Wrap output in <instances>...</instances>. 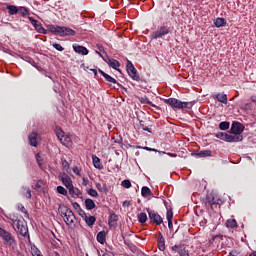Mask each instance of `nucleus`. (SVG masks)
Masks as SVG:
<instances>
[{
	"label": "nucleus",
	"instance_id": "nucleus-1",
	"mask_svg": "<svg viewBox=\"0 0 256 256\" xmlns=\"http://www.w3.org/2000/svg\"><path fill=\"white\" fill-rule=\"evenodd\" d=\"M0 237H2L4 245H6V247H11L12 249H15L17 247V242L15 241L13 235L3 228H0Z\"/></svg>",
	"mask_w": 256,
	"mask_h": 256
},
{
	"label": "nucleus",
	"instance_id": "nucleus-2",
	"mask_svg": "<svg viewBox=\"0 0 256 256\" xmlns=\"http://www.w3.org/2000/svg\"><path fill=\"white\" fill-rule=\"evenodd\" d=\"M50 31L54 33V35H60V37H65L67 35H75V30L63 26H52L50 27Z\"/></svg>",
	"mask_w": 256,
	"mask_h": 256
},
{
	"label": "nucleus",
	"instance_id": "nucleus-3",
	"mask_svg": "<svg viewBox=\"0 0 256 256\" xmlns=\"http://www.w3.org/2000/svg\"><path fill=\"white\" fill-rule=\"evenodd\" d=\"M215 137H217V139H221L222 141H226L227 143H237L239 141H243V136H233L225 132H218L215 134Z\"/></svg>",
	"mask_w": 256,
	"mask_h": 256
},
{
	"label": "nucleus",
	"instance_id": "nucleus-4",
	"mask_svg": "<svg viewBox=\"0 0 256 256\" xmlns=\"http://www.w3.org/2000/svg\"><path fill=\"white\" fill-rule=\"evenodd\" d=\"M13 225V229L16 231V233H19L22 235V237H25L28 233L27 229V223H25V220H15Z\"/></svg>",
	"mask_w": 256,
	"mask_h": 256
},
{
	"label": "nucleus",
	"instance_id": "nucleus-5",
	"mask_svg": "<svg viewBox=\"0 0 256 256\" xmlns=\"http://www.w3.org/2000/svg\"><path fill=\"white\" fill-rule=\"evenodd\" d=\"M164 102L174 109H187V106L189 105V102H183L176 98H169L164 100Z\"/></svg>",
	"mask_w": 256,
	"mask_h": 256
},
{
	"label": "nucleus",
	"instance_id": "nucleus-6",
	"mask_svg": "<svg viewBox=\"0 0 256 256\" xmlns=\"http://www.w3.org/2000/svg\"><path fill=\"white\" fill-rule=\"evenodd\" d=\"M169 31H171V29L168 26H161L156 31L152 32L150 37L151 39H161L165 37V35H169Z\"/></svg>",
	"mask_w": 256,
	"mask_h": 256
},
{
	"label": "nucleus",
	"instance_id": "nucleus-7",
	"mask_svg": "<svg viewBox=\"0 0 256 256\" xmlns=\"http://www.w3.org/2000/svg\"><path fill=\"white\" fill-rule=\"evenodd\" d=\"M243 131H245V126H243V124L239 122L232 123L231 129H230V133H232V137H243L241 135Z\"/></svg>",
	"mask_w": 256,
	"mask_h": 256
},
{
	"label": "nucleus",
	"instance_id": "nucleus-8",
	"mask_svg": "<svg viewBox=\"0 0 256 256\" xmlns=\"http://www.w3.org/2000/svg\"><path fill=\"white\" fill-rule=\"evenodd\" d=\"M213 205H221V198H219V195L215 193H210L206 197V207L213 208Z\"/></svg>",
	"mask_w": 256,
	"mask_h": 256
},
{
	"label": "nucleus",
	"instance_id": "nucleus-9",
	"mask_svg": "<svg viewBox=\"0 0 256 256\" xmlns=\"http://www.w3.org/2000/svg\"><path fill=\"white\" fill-rule=\"evenodd\" d=\"M127 73L131 79L134 81H139L140 77L137 75V69H135V66L133 63L129 60H127V65H126Z\"/></svg>",
	"mask_w": 256,
	"mask_h": 256
},
{
	"label": "nucleus",
	"instance_id": "nucleus-10",
	"mask_svg": "<svg viewBox=\"0 0 256 256\" xmlns=\"http://www.w3.org/2000/svg\"><path fill=\"white\" fill-rule=\"evenodd\" d=\"M148 215L150 221H153V223H156L157 225H161V223H163V218H161V216L154 210H148Z\"/></svg>",
	"mask_w": 256,
	"mask_h": 256
},
{
	"label": "nucleus",
	"instance_id": "nucleus-11",
	"mask_svg": "<svg viewBox=\"0 0 256 256\" xmlns=\"http://www.w3.org/2000/svg\"><path fill=\"white\" fill-rule=\"evenodd\" d=\"M28 19H29L31 25H33V27L36 29V31L38 33H42L44 35L47 33V30H45V28H43V26L37 20H35L33 17L29 16Z\"/></svg>",
	"mask_w": 256,
	"mask_h": 256
},
{
	"label": "nucleus",
	"instance_id": "nucleus-12",
	"mask_svg": "<svg viewBox=\"0 0 256 256\" xmlns=\"http://www.w3.org/2000/svg\"><path fill=\"white\" fill-rule=\"evenodd\" d=\"M172 251H175L180 256H189V252L185 249L183 245H174L171 248Z\"/></svg>",
	"mask_w": 256,
	"mask_h": 256
},
{
	"label": "nucleus",
	"instance_id": "nucleus-13",
	"mask_svg": "<svg viewBox=\"0 0 256 256\" xmlns=\"http://www.w3.org/2000/svg\"><path fill=\"white\" fill-rule=\"evenodd\" d=\"M37 137H39V134L37 132H32L28 136L29 145L31 147H37Z\"/></svg>",
	"mask_w": 256,
	"mask_h": 256
},
{
	"label": "nucleus",
	"instance_id": "nucleus-14",
	"mask_svg": "<svg viewBox=\"0 0 256 256\" xmlns=\"http://www.w3.org/2000/svg\"><path fill=\"white\" fill-rule=\"evenodd\" d=\"M61 181L63 183V185H65V187L70 190L71 187H73V182L71 181V177L67 176V174H64L61 177Z\"/></svg>",
	"mask_w": 256,
	"mask_h": 256
},
{
	"label": "nucleus",
	"instance_id": "nucleus-15",
	"mask_svg": "<svg viewBox=\"0 0 256 256\" xmlns=\"http://www.w3.org/2000/svg\"><path fill=\"white\" fill-rule=\"evenodd\" d=\"M73 49L76 53H79L80 55H89V50L85 48L84 46L74 45Z\"/></svg>",
	"mask_w": 256,
	"mask_h": 256
},
{
	"label": "nucleus",
	"instance_id": "nucleus-16",
	"mask_svg": "<svg viewBox=\"0 0 256 256\" xmlns=\"http://www.w3.org/2000/svg\"><path fill=\"white\" fill-rule=\"evenodd\" d=\"M74 221H75V214L73 213L72 210H70V212H68V214L66 215V218H64V222L66 223V225H73Z\"/></svg>",
	"mask_w": 256,
	"mask_h": 256
},
{
	"label": "nucleus",
	"instance_id": "nucleus-17",
	"mask_svg": "<svg viewBox=\"0 0 256 256\" xmlns=\"http://www.w3.org/2000/svg\"><path fill=\"white\" fill-rule=\"evenodd\" d=\"M71 211V209H69L67 206L64 205H60L58 208V213H60L61 217H63V219H65L67 217V215L69 214V212Z\"/></svg>",
	"mask_w": 256,
	"mask_h": 256
},
{
	"label": "nucleus",
	"instance_id": "nucleus-18",
	"mask_svg": "<svg viewBox=\"0 0 256 256\" xmlns=\"http://www.w3.org/2000/svg\"><path fill=\"white\" fill-rule=\"evenodd\" d=\"M84 221L88 227H93V225H95V221H97V218H95V216H87V214H85Z\"/></svg>",
	"mask_w": 256,
	"mask_h": 256
},
{
	"label": "nucleus",
	"instance_id": "nucleus-19",
	"mask_svg": "<svg viewBox=\"0 0 256 256\" xmlns=\"http://www.w3.org/2000/svg\"><path fill=\"white\" fill-rule=\"evenodd\" d=\"M20 193H21V195L26 197V199H31V188L23 186L20 189Z\"/></svg>",
	"mask_w": 256,
	"mask_h": 256
},
{
	"label": "nucleus",
	"instance_id": "nucleus-20",
	"mask_svg": "<svg viewBox=\"0 0 256 256\" xmlns=\"http://www.w3.org/2000/svg\"><path fill=\"white\" fill-rule=\"evenodd\" d=\"M158 249L160 251L165 250V238L163 237V234H161V233L158 235Z\"/></svg>",
	"mask_w": 256,
	"mask_h": 256
},
{
	"label": "nucleus",
	"instance_id": "nucleus-21",
	"mask_svg": "<svg viewBox=\"0 0 256 256\" xmlns=\"http://www.w3.org/2000/svg\"><path fill=\"white\" fill-rule=\"evenodd\" d=\"M106 239H107V234L105 233V231H100L97 234V241L98 243H101V245L105 243Z\"/></svg>",
	"mask_w": 256,
	"mask_h": 256
},
{
	"label": "nucleus",
	"instance_id": "nucleus-22",
	"mask_svg": "<svg viewBox=\"0 0 256 256\" xmlns=\"http://www.w3.org/2000/svg\"><path fill=\"white\" fill-rule=\"evenodd\" d=\"M109 67H112V69L119 70V67H121V63L115 59H109L108 60Z\"/></svg>",
	"mask_w": 256,
	"mask_h": 256
},
{
	"label": "nucleus",
	"instance_id": "nucleus-23",
	"mask_svg": "<svg viewBox=\"0 0 256 256\" xmlns=\"http://www.w3.org/2000/svg\"><path fill=\"white\" fill-rule=\"evenodd\" d=\"M212 153L213 152L211 150H202L196 153V157H200V158L211 157Z\"/></svg>",
	"mask_w": 256,
	"mask_h": 256
},
{
	"label": "nucleus",
	"instance_id": "nucleus-24",
	"mask_svg": "<svg viewBox=\"0 0 256 256\" xmlns=\"http://www.w3.org/2000/svg\"><path fill=\"white\" fill-rule=\"evenodd\" d=\"M60 143H62V145L65 147H71V137L65 135L63 138H61Z\"/></svg>",
	"mask_w": 256,
	"mask_h": 256
},
{
	"label": "nucleus",
	"instance_id": "nucleus-25",
	"mask_svg": "<svg viewBox=\"0 0 256 256\" xmlns=\"http://www.w3.org/2000/svg\"><path fill=\"white\" fill-rule=\"evenodd\" d=\"M9 15H17L19 13V7L15 5L7 6Z\"/></svg>",
	"mask_w": 256,
	"mask_h": 256
},
{
	"label": "nucleus",
	"instance_id": "nucleus-26",
	"mask_svg": "<svg viewBox=\"0 0 256 256\" xmlns=\"http://www.w3.org/2000/svg\"><path fill=\"white\" fill-rule=\"evenodd\" d=\"M68 191L72 197H79L81 195V190L73 186Z\"/></svg>",
	"mask_w": 256,
	"mask_h": 256
},
{
	"label": "nucleus",
	"instance_id": "nucleus-27",
	"mask_svg": "<svg viewBox=\"0 0 256 256\" xmlns=\"http://www.w3.org/2000/svg\"><path fill=\"white\" fill-rule=\"evenodd\" d=\"M141 194L142 197H151V195H153V192H151V189H149V187L144 186L142 187Z\"/></svg>",
	"mask_w": 256,
	"mask_h": 256
},
{
	"label": "nucleus",
	"instance_id": "nucleus-28",
	"mask_svg": "<svg viewBox=\"0 0 256 256\" xmlns=\"http://www.w3.org/2000/svg\"><path fill=\"white\" fill-rule=\"evenodd\" d=\"M85 205H86V209H88V211L95 209V202L89 198L85 200Z\"/></svg>",
	"mask_w": 256,
	"mask_h": 256
},
{
	"label": "nucleus",
	"instance_id": "nucleus-29",
	"mask_svg": "<svg viewBox=\"0 0 256 256\" xmlns=\"http://www.w3.org/2000/svg\"><path fill=\"white\" fill-rule=\"evenodd\" d=\"M216 99L219 101V103H224V105H227V94H217Z\"/></svg>",
	"mask_w": 256,
	"mask_h": 256
},
{
	"label": "nucleus",
	"instance_id": "nucleus-30",
	"mask_svg": "<svg viewBox=\"0 0 256 256\" xmlns=\"http://www.w3.org/2000/svg\"><path fill=\"white\" fill-rule=\"evenodd\" d=\"M226 227H229L230 229H235V227H237V221L235 219L227 220Z\"/></svg>",
	"mask_w": 256,
	"mask_h": 256
},
{
	"label": "nucleus",
	"instance_id": "nucleus-31",
	"mask_svg": "<svg viewBox=\"0 0 256 256\" xmlns=\"http://www.w3.org/2000/svg\"><path fill=\"white\" fill-rule=\"evenodd\" d=\"M18 13H20L22 17H27V15H29V9H27L26 7L20 6L18 7Z\"/></svg>",
	"mask_w": 256,
	"mask_h": 256
},
{
	"label": "nucleus",
	"instance_id": "nucleus-32",
	"mask_svg": "<svg viewBox=\"0 0 256 256\" xmlns=\"http://www.w3.org/2000/svg\"><path fill=\"white\" fill-rule=\"evenodd\" d=\"M93 164L96 169H101V159L97 156H92Z\"/></svg>",
	"mask_w": 256,
	"mask_h": 256
},
{
	"label": "nucleus",
	"instance_id": "nucleus-33",
	"mask_svg": "<svg viewBox=\"0 0 256 256\" xmlns=\"http://www.w3.org/2000/svg\"><path fill=\"white\" fill-rule=\"evenodd\" d=\"M214 23L216 27H225L227 22L225 21V18H217Z\"/></svg>",
	"mask_w": 256,
	"mask_h": 256
},
{
	"label": "nucleus",
	"instance_id": "nucleus-34",
	"mask_svg": "<svg viewBox=\"0 0 256 256\" xmlns=\"http://www.w3.org/2000/svg\"><path fill=\"white\" fill-rule=\"evenodd\" d=\"M166 218H167V221H168V227H172V225H173V212L168 211L167 214H166Z\"/></svg>",
	"mask_w": 256,
	"mask_h": 256
},
{
	"label": "nucleus",
	"instance_id": "nucleus-35",
	"mask_svg": "<svg viewBox=\"0 0 256 256\" xmlns=\"http://www.w3.org/2000/svg\"><path fill=\"white\" fill-rule=\"evenodd\" d=\"M96 189H98V191L103 193V192L107 191V185L101 184V183H96Z\"/></svg>",
	"mask_w": 256,
	"mask_h": 256
},
{
	"label": "nucleus",
	"instance_id": "nucleus-36",
	"mask_svg": "<svg viewBox=\"0 0 256 256\" xmlns=\"http://www.w3.org/2000/svg\"><path fill=\"white\" fill-rule=\"evenodd\" d=\"M139 223H146L147 222V214L146 213H140L138 215Z\"/></svg>",
	"mask_w": 256,
	"mask_h": 256
},
{
	"label": "nucleus",
	"instance_id": "nucleus-37",
	"mask_svg": "<svg viewBox=\"0 0 256 256\" xmlns=\"http://www.w3.org/2000/svg\"><path fill=\"white\" fill-rule=\"evenodd\" d=\"M31 253L32 256H43V254H41V251L35 246L31 247Z\"/></svg>",
	"mask_w": 256,
	"mask_h": 256
},
{
	"label": "nucleus",
	"instance_id": "nucleus-38",
	"mask_svg": "<svg viewBox=\"0 0 256 256\" xmlns=\"http://www.w3.org/2000/svg\"><path fill=\"white\" fill-rule=\"evenodd\" d=\"M219 129L221 131H227V129H229V122L225 121V122H221L219 124Z\"/></svg>",
	"mask_w": 256,
	"mask_h": 256
},
{
	"label": "nucleus",
	"instance_id": "nucleus-39",
	"mask_svg": "<svg viewBox=\"0 0 256 256\" xmlns=\"http://www.w3.org/2000/svg\"><path fill=\"white\" fill-rule=\"evenodd\" d=\"M104 78L106 79V81H109V83H117V80L111 76H109V74H104Z\"/></svg>",
	"mask_w": 256,
	"mask_h": 256
},
{
	"label": "nucleus",
	"instance_id": "nucleus-40",
	"mask_svg": "<svg viewBox=\"0 0 256 256\" xmlns=\"http://www.w3.org/2000/svg\"><path fill=\"white\" fill-rule=\"evenodd\" d=\"M122 187H124V189H130L131 187V181L130 180H124L121 183Z\"/></svg>",
	"mask_w": 256,
	"mask_h": 256
},
{
	"label": "nucleus",
	"instance_id": "nucleus-41",
	"mask_svg": "<svg viewBox=\"0 0 256 256\" xmlns=\"http://www.w3.org/2000/svg\"><path fill=\"white\" fill-rule=\"evenodd\" d=\"M57 192L60 193V195H67V189H65L63 186H58Z\"/></svg>",
	"mask_w": 256,
	"mask_h": 256
},
{
	"label": "nucleus",
	"instance_id": "nucleus-42",
	"mask_svg": "<svg viewBox=\"0 0 256 256\" xmlns=\"http://www.w3.org/2000/svg\"><path fill=\"white\" fill-rule=\"evenodd\" d=\"M18 209H19V211L24 213L25 217H29V214L27 213V209H25V206H23L22 204H19Z\"/></svg>",
	"mask_w": 256,
	"mask_h": 256
},
{
	"label": "nucleus",
	"instance_id": "nucleus-43",
	"mask_svg": "<svg viewBox=\"0 0 256 256\" xmlns=\"http://www.w3.org/2000/svg\"><path fill=\"white\" fill-rule=\"evenodd\" d=\"M88 195H90L91 197H97L99 194L97 193V190L90 188L88 190Z\"/></svg>",
	"mask_w": 256,
	"mask_h": 256
},
{
	"label": "nucleus",
	"instance_id": "nucleus-44",
	"mask_svg": "<svg viewBox=\"0 0 256 256\" xmlns=\"http://www.w3.org/2000/svg\"><path fill=\"white\" fill-rule=\"evenodd\" d=\"M56 135H57L59 141H61V139H63L64 136H65V132H63V130H58V131L56 132Z\"/></svg>",
	"mask_w": 256,
	"mask_h": 256
},
{
	"label": "nucleus",
	"instance_id": "nucleus-45",
	"mask_svg": "<svg viewBox=\"0 0 256 256\" xmlns=\"http://www.w3.org/2000/svg\"><path fill=\"white\" fill-rule=\"evenodd\" d=\"M53 47H54V49H56V51H64V48H63V46H61V44L55 43V44H53Z\"/></svg>",
	"mask_w": 256,
	"mask_h": 256
},
{
	"label": "nucleus",
	"instance_id": "nucleus-46",
	"mask_svg": "<svg viewBox=\"0 0 256 256\" xmlns=\"http://www.w3.org/2000/svg\"><path fill=\"white\" fill-rule=\"evenodd\" d=\"M62 167H63L66 171H69V162H67V160H62Z\"/></svg>",
	"mask_w": 256,
	"mask_h": 256
},
{
	"label": "nucleus",
	"instance_id": "nucleus-47",
	"mask_svg": "<svg viewBox=\"0 0 256 256\" xmlns=\"http://www.w3.org/2000/svg\"><path fill=\"white\" fill-rule=\"evenodd\" d=\"M73 173H75V175L81 176V170L77 166L73 168Z\"/></svg>",
	"mask_w": 256,
	"mask_h": 256
},
{
	"label": "nucleus",
	"instance_id": "nucleus-48",
	"mask_svg": "<svg viewBox=\"0 0 256 256\" xmlns=\"http://www.w3.org/2000/svg\"><path fill=\"white\" fill-rule=\"evenodd\" d=\"M140 125L144 131H148L149 133H151V130L149 128L143 127V121H140Z\"/></svg>",
	"mask_w": 256,
	"mask_h": 256
},
{
	"label": "nucleus",
	"instance_id": "nucleus-49",
	"mask_svg": "<svg viewBox=\"0 0 256 256\" xmlns=\"http://www.w3.org/2000/svg\"><path fill=\"white\" fill-rule=\"evenodd\" d=\"M122 205H123V207H129L131 205V202L130 201H124Z\"/></svg>",
	"mask_w": 256,
	"mask_h": 256
},
{
	"label": "nucleus",
	"instance_id": "nucleus-50",
	"mask_svg": "<svg viewBox=\"0 0 256 256\" xmlns=\"http://www.w3.org/2000/svg\"><path fill=\"white\" fill-rule=\"evenodd\" d=\"M110 221H117V215L112 214V215L110 216Z\"/></svg>",
	"mask_w": 256,
	"mask_h": 256
},
{
	"label": "nucleus",
	"instance_id": "nucleus-51",
	"mask_svg": "<svg viewBox=\"0 0 256 256\" xmlns=\"http://www.w3.org/2000/svg\"><path fill=\"white\" fill-rule=\"evenodd\" d=\"M73 207L74 209H81V206L77 202L73 203Z\"/></svg>",
	"mask_w": 256,
	"mask_h": 256
},
{
	"label": "nucleus",
	"instance_id": "nucleus-52",
	"mask_svg": "<svg viewBox=\"0 0 256 256\" xmlns=\"http://www.w3.org/2000/svg\"><path fill=\"white\" fill-rule=\"evenodd\" d=\"M13 225H15V221H19V219H17V217L13 216V218H10Z\"/></svg>",
	"mask_w": 256,
	"mask_h": 256
},
{
	"label": "nucleus",
	"instance_id": "nucleus-53",
	"mask_svg": "<svg viewBox=\"0 0 256 256\" xmlns=\"http://www.w3.org/2000/svg\"><path fill=\"white\" fill-rule=\"evenodd\" d=\"M146 151H155V149H151V148H149V147H145L144 148Z\"/></svg>",
	"mask_w": 256,
	"mask_h": 256
},
{
	"label": "nucleus",
	"instance_id": "nucleus-54",
	"mask_svg": "<svg viewBox=\"0 0 256 256\" xmlns=\"http://www.w3.org/2000/svg\"><path fill=\"white\" fill-rule=\"evenodd\" d=\"M169 157H177V154L168 153Z\"/></svg>",
	"mask_w": 256,
	"mask_h": 256
},
{
	"label": "nucleus",
	"instance_id": "nucleus-55",
	"mask_svg": "<svg viewBox=\"0 0 256 256\" xmlns=\"http://www.w3.org/2000/svg\"><path fill=\"white\" fill-rule=\"evenodd\" d=\"M99 73H101V75H103L105 77V75H107V73L103 72V70H99Z\"/></svg>",
	"mask_w": 256,
	"mask_h": 256
},
{
	"label": "nucleus",
	"instance_id": "nucleus-56",
	"mask_svg": "<svg viewBox=\"0 0 256 256\" xmlns=\"http://www.w3.org/2000/svg\"><path fill=\"white\" fill-rule=\"evenodd\" d=\"M251 101H252L253 103H256V96H253V97L251 98Z\"/></svg>",
	"mask_w": 256,
	"mask_h": 256
},
{
	"label": "nucleus",
	"instance_id": "nucleus-57",
	"mask_svg": "<svg viewBox=\"0 0 256 256\" xmlns=\"http://www.w3.org/2000/svg\"><path fill=\"white\" fill-rule=\"evenodd\" d=\"M92 71H93L95 77H97V70L96 69H92Z\"/></svg>",
	"mask_w": 256,
	"mask_h": 256
},
{
	"label": "nucleus",
	"instance_id": "nucleus-58",
	"mask_svg": "<svg viewBox=\"0 0 256 256\" xmlns=\"http://www.w3.org/2000/svg\"><path fill=\"white\" fill-rule=\"evenodd\" d=\"M99 51H104L103 46H98Z\"/></svg>",
	"mask_w": 256,
	"mask_h": 256
},
{
	"label": "nucleus",
	"instance_id": "nucleus-59",
	"mask_svg": "<svg viewBox=\"0 0 256 256\" xmlns=\"http://www.w3.org/2000/svg\"><path fill=\"white\" fill-rule=\"evenodd\" d=\"M249 256H256V252L251 253Z\"/></svg>",
	"mask_w": 256,
	"mask_h": 256
},
{
	"label": "nucleus",
	"instance_id": "nucleus-60",
	"mask_svg": "<svg viewBox=\"0 0 256 256\" xmlns=\"http://www.w3.org/2000/svg\"><path fill=\"white\" fill-rule=\"evenodd\" d=\"M147 104H148V105H151V101H147Z\"/></svg>",
	"mask_w": 256,
	"mask_h": 256
}]
</instances>
